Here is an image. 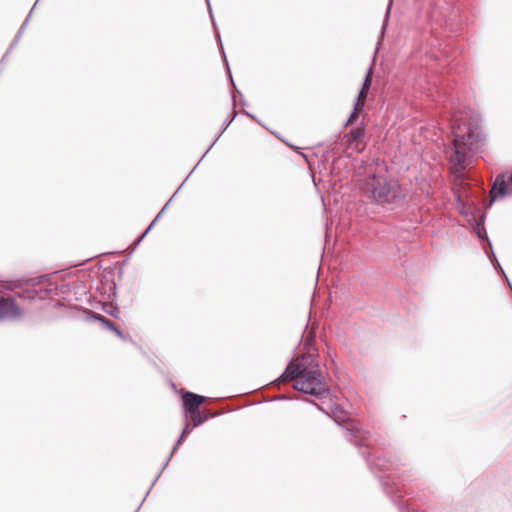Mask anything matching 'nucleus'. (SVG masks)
<instances>
[{
	"mask_svg": "<svg viewBox=\"0 0 512 512\" xmlns=\"http://www.w3.org/2000/svg\"><path fill=\"white\" fill-rule=\"evenodd\" d=\"M479 115L471 109H454L450 117L453 133V148L449 157L453 173L461 177L468 165V159L478 148L480 141L476 131Z\"/></svg>",
	"mask_w": 512,
	"mask_h": 512,
	"instance_id": "nucleus-1",
	"label": "nucleus"
},
{
	"mask_svg": "<svg viewBox=\"0 0 512 512\" xmlns=\"http://www.w3.org/2000/svg\"><path fill=\"white\" fill-rule=\"evenodd\" d=\"M287 380H295L294 388L305 394L321 397L328 392L319 365L311 356H302L291 361L275 382Z\"/></svg>",
	"mask_w": 512,
	"mask_h": 512,
	"instance_id": "nucleus-2",
	"label": "nucleus"
},
{
	"mask_svg": "<svg viewBox=\"0 0 512 512\" xmlns=\"http://www.w3.org/2000/svg\"><path fill=\"white\" fill-rule=\"evenodd\" d=\"M364 197L382 206L396 208L405 203L406 191L395 179L370 174L360 186Z\"/></svg>",
	"mask_w": 512,
	"mask_h": 512,
	"instance_id": "nucleus-3",
	"label": "nucleus"
},
{
	"mask_svg": "<svg viewBox=\"0 0 512 512\" xmlns=\"http://www.w3.org/2000/svg\"><path fill=\"white\" fill-rule=\"evenodd\" d=\"M333 415L334 421L337 424L345 423L344 437L347 441L359 447L366 444L369 438V432L364 430L358 422L349 419L347 413L338 408L333 411Z\"/></svg>",
	"mask_w": 512,
	"mask_h": 512,
	"instance_id": "nucleus-4",
	"label": "nucleus"
},
{
	"mask_svg": "<svg viewBox=\"0 0 512 512\" xmlns=\"http://www.w3.org/2000/svg\"><path fill=\"white\" fill-rule=\"evenodd\" d=\"M22 316L21 309L15 300L9 297H0V320L15 321Z\"/></svg>",
	"mask_w": 512,
	"mask_h": 512,
	"instance_id": "nucleus-5",
	"label": "nucleus"
},
{
	"mask_svg": "<svg viewBox=\"0 0 512 512\" xmlns=\"http://www.w3.org/2000/svg\"><path fill=\"white\" fill-rule=\"evenodd\" d=\"M206 400L205 396L186 391L182 395V403L185 413L199 410V406Z\"/></svg>",
	"mask_w": 512,
	"mask_h": 512,
	"instance_id": "nucleus-6",
	"label": "nucleus"
},
{
	"mask_svg": "<svg viewBox=\"0 0 512 512\" xmlns=\"http://www.w3.org/2000/svg\"><path fill=\"white\" fill-rule=\"evenodd\" d=\"M360 453L373 472L387 471L391 467V461L386 457L379 456L375 458L373 461H371L365 451L361 450Z\"/></svg>",
	"mask_w": 512,
	"mask_h": 512,
	"instance_id": "nucleus-7",
	"label": "nucleus"
},
{
	"mask_svg": "<svg viewBox=\"0 0 512 512\" xmlns=\"http://www.w3.org/2000/svg\"><path fill=\"white\" fill-rule=\"evenodd\" d=\"M506 193H507L506 177L504 174H499L495 178L493 185H492V189H491L492 201H494L497 197L506 195Z\"/></svg>",
	"mask_w": 512,
	"mask_h": 512,
	"instance_id": "nucleus-8",
	"label": "nucleus"
},
{
	"mask_svg": "<svg viewBox=\"0 0 512 512\" xmlns=\"http://www.w3.org/2000/svg\"><path fill=\"white\" fill-rule=\"evenodd\" d=\"M371 73L372 72H371V68H370V69H368V72L365 76L362 87L358 93V96H357L355 102H361V103L365 104V99L368 95V91L370 89L371 82H372Z\"/></svg>",
	"mask_w": 512,
	"mask_h": 512,
	"instance_id": "nucleus-9",
	"label": "nucleus"
},
{
	"mask_svg": "<svg viewBox=\"0 0 512 512\" xmlns=\"http://www.w3.org/2000/svg\"><path fill=\"white\" fill-rule=\"evenodd\" d=\"M87 319H92L98 321L102 324L103 328L113 331L115 329V325L109 319L105 318L101 314H97L93 311H87Z\"/></svg>",
	"mask_w": 512,
	"mask_h": 512,
	"instance_id": "nucleus-10",
	"label": "nucleus"
},
{
	"mask_svg": "<svg viewBox=\"0 0 512 512\" xmlns=\"http://www.w3.org/2000/svg\"><path fill=\"white\" fill-rule=\"evenodd\" d=\"M188 414H190L191 424L195 427L200 426L206 420L215 416V414L212 413L201 414L199 410L189 412Z\"/></svg>",
	"mask_w": 512,
	"mask_h": 512,
	"instance_id": "nucleus-11",
	"label": "nucleus"
},
{
	"mask_svg": "<svg viewBox=\"0 0 512 512\" xmlns=\"http://www.w3.org/2000/svg\"><path fill=\"white\" fill-rule=\"evenodd\" d=\"M474 231L479 239H485L487 241L489 249L492 250V244L489 241V238L487 236L486 229L484 226V216H481V218L478 221H476Z\"/></svg>",
	"mask_w": 512,
	"mask_h": 512,
	"instance_id": "nucleus-12",
	"label": "nucleus"
},
{
	"mask_svg": "<svg viewBox=\"0 0 512 512\" xmlns=\"http://www.w3.org/2000/svg\"><path fill=\"white\" fill-rule=\"evenodd\" d=\"M178 192V190L173 194V196L169 199V201L165 204V206L162 208V210L157 214L155 219L152 221V223L148 226V228L144 231V233L135 241L134 249L140 244V242L144 239V237L148 234L152 226L155 224V222L160 218L166 207L169 205L175 194Z\"/></svg>",
	"mask_w": 512,
	"mask_h": 512,
	"instance_id": "nucleus-13",
	"label": "nucleus"
},
{
	"mask_svg": "<svg viewBox=\"0 0 512 512\" xmlns=\"http://www.w3.org/2000/svg\"><path fill=\"white\" fill-rule=\"evenodd\" d=\"M364 131L362 129H352L348 134L344 136V138L347 140V143L349 146H352L354 143H357L358 140L363 137Z\"/></svg>",
	"mask_w": 512,
	"mask_h": 512,
	"instance_id": "nucleus-14",
	"label": "nucleus"
},
{
	"mask_svg": "<svg viewBox=\"0 0 512 512\" xmlns=\"http://www.w3.org/2000/svg\"><path fill=\"white\" fill-rule=\"evenodd\" d=\"M29 21V16L25 19V21L23 22V24L21 25L19 31L17 32L14 40L12 41L11 45H10V48L9 50L7 51V53L3 56L1 62H3L5 60V58L7 57L8 53L17 45V43L19 42L21 36H22V33L27 25Z\"/></svg>",
	"mask_w": 512,
	"mask_h": 512,
	"instance_id": "nucleus-15",
	"label": "nucleus"
},
{
	"mask_svg": "<svg viewBox=\"0 0 512 512\" xmlns=\"http://www.w3.org/2000/svg\"><path fill=\"white\" fill-rule=\"evenodd\" d=\"M363 107H364V104L361 102L354 103L353 110H352L349 118L347 119L345 126H348L349 124H351L352 122H354L357 119V117H358L359 113L361 112V110L363 109Z\"/></svg>",
	"mask_w": 512,
	"mask_h": 512,
	"instance_id": "nucleus-16",
	"label": "nucleus"
},
{
	"mask_svg": "<svg viewBox=\"0 0 512 512\" xmlns=\"http://www.w3.org/2000/svg\"><path fill=\"white\" fill-rule=\"evenodd\" d=\"M216 36H217V38H218L219 42H221V40H220V34H219V32H218L217 30H216ZM220 47H221L222 56H223V59H224L225 65H226L227 73H228V75H229V78H230L231 84L235 87V83H234L233 78H232V74H231V71H230V67H229V64H228V61H227V58H226V55H225V52H224V49H223L222 43H220Z\"/></svg>",
	"mask_w": 512,
	"mask_h": 512,
	"instance_id": "nucleus-17",
	"label": "nucleus"
},
{
	"mask_svg": "<svg viewBox=\"0 0 512 512\" xmlns=\"http://www.w3.org/2000/svg\"><path fill=\"white\" fill-rule=\"evenodd\" d=\"M19 298L22 299H28V300H34L36 297L37 292L31 291L29 289H24L21 292L16 293Z\"/></svg>",
	"mask_w": 512,
	"mask_h": 512,
	"instance_id": "nucleus-18",
	"label": "nucleus"
},
{
	"mask_svg": "<svg viewBox=\"0 0 512 512\" xmlns=\"http://www.w3.org/2000/svg\"><path fill=\"white\" fill-rule=\"evenodd\" d=\"M185 437L186 436L181 433L180 437L178 438V440L176 441L174 447L172 448V451H171L170 455L168 456L167 460L163 464L162 470H164L166 468V466H167L168 462L170 461L173 453L177 450L178 446L182 443V441L184 440Z\"/></svg>",
	"mask_w": 512,
	"mask_h": 512,
	"instance_id": "nucleus-19",
	"label": "nucleus"
},
{
	"mask_svg": "<svg viewBox=\"0 0 512 512\" xmlns=\"http://www.w3.org/2000/svg\"><path fill=\"white\" fill-rule=\"evenodd\" d=\"M235 117H236V113L233 114L232 118L226 123V126L223 127L222 131L218 134L216 139L213 141V143L210 145V147L206 150L204 156L210 151V149L213 147V145L218 141V139L220 138L222 133L227 129V127L230 126L231 122L234 120Z\"/></svg>",
	"mask_w": 512,
	"mask_h": 512,
	"instance_id": "nucleus-20",
	"label": "nucleus"
},
{
	"mask_svg": "<svg viewBox=\"0 0 512 512\" xmlns=\"http://www.w3.org/2000/svg\"><path fill=\"white\" fill-rule=\"evenodd\" d=\"M314 334L312 332H310L307 336H306V339H305V348L309 351L311 349V347L314 345Z\"/></svg>",
	"mask_w": 512,
	"mask_h": 512,
	"instance_id": "nucleus-21",
	"label": "nucleus"
},
{
	"mask_svg": "<svg viewBox=\"0 0 512 512\" xmlns=\"http://www.w3.org/2000/svg\"><path fill=\"white\" fill-rule=\"evenodd\" d=\"M113 332L117 335V337H119L121 340L123 341H128L130 340V336L128 335H125L121 330H119L117 327H115V329L113 330Z\"/></svg>",
	"mask_w": 512,
	"mask_h": 512,
	"instance_id": "nucleus-22",
	"label": "nucleus"
},
{
	"mask_svg": "<svg viewBox=\"0 0 512 512\" xmlns=\"http://www.w3.org/2000/svg\"><path fill=\"white\" fill-rule=\"evenodd\" d=\"M194 428H195V426H193L191 423L186 422L185 427L182 430V434L187 436L188 434H190L192 432V430Z\"/></svg>",
	"mask_w": 512,
	"mask_h": 512,
	"instance_id": "nucleus-23",
	"label": "nucleus"
},
{
	"mask_svg": "<svg viewBox=\"0 0 512 512\" xmlns=\"http://www.w3.org/2000/svg\"><path fill=\"white\" fill-rule=\"evenodd\" d=\"M206 3H207L208 12H209V16H210L212 25L216 29V22H215V19H214V15H213V12H212V7H211V4H210V1L206 0Z\"/></svg>",
	"mask_w": 512,
	"mask_h": 512,
	"instance_id": "nucleus-24",
	"label": "nucleus"
},
{
	"mask_svg": "<svg viewBox=\"0 0 512 512\" xmlns=\"http://www.w3.org/2000/svg\"><path fill=\"white\" fill-rule=\"evenodd\" d=\"M382 486H383V490H384V492H385L387 495H389V496H390V495L393 493V491H392V490H390V489L388 488V486H387V482L382 481Z\"/></svg>",
	"mask_w": 512,
	"mask_h": 512,
	"instance_id": "nucleus-25",
	"label": "nucleus"
},
{
	"mask_svg": "<svg viewBox=\"0 0 512 512\" xmlns=\"http://www.w3.org/2000/svg\"><path fill=\"white\" fill-rule=\"evenodd\" d=\"M107 313H109L111 316L117 318L118 314H119V309L117 307H115L112 310L107 311Z\"/></svg>",
	"mask_w": 512,
	"mask_h": 512,
	"instance_id": "nucleus-26",
	"label": "nucleus"
},
{
	"mask_svg": "<svg viewBox=\"0 0 512 512\" xmlns=\"http://www.w3.org/2000/svg\"><path fill=\"white\" fill-rule=\"evenodd\" d=\"M162 471H163V470L161 469V471H160V472L158 473V475L155 477V479L153 480V482H152V484H151V486H150V488H149L148 492H147V493H145V496H148V493L150 492V490L152 489L153 485L156 483V481H157V480H158V478L160 477V475H161Z\"/></svg>",
	"mask_w": 512,
	"mask_h": 512,
	"instance_id": "nucleus-27",
	"label": "nucleus"
},
{
	"mask_svg": "<svg viewBox=\"0 0 512 512\" xmlns=\"http://www.w3.org/2000/svg\"><path fill=\"white\" fill-rule=\"evenodd\" d=\"M390 7H391V2L389 3L388 8H387V11H386V15H385V22L388 20L389 13H390Z\"/></svg>",
	"mask_w": 512,
	"mask_h": 512,
	"instance_id": "nucleus-28",
	"label": "nucleus"
},
{
	"mask_svg": "<svg viewBox=\"0 0 512 512\" xmlns=\"http://www.w3.org/2000/svg\"><path fill=\"white\" fill-rule=\"evenodd\" d=\"M243 113H244L245 115H247L248 117H250V118H252V119L256 120V117H255L253 114H251V113H249V112H247V111H244Z\"/></svg>",
	"mask_w": 512,
	"mask_h": 512,
	"instance_id": "nucleus-29",
	"label": "nucleus"
},
{
	"mask_svg": "<svg viewBox=\"0 0 512 512\" xmlns=\"http://www.w3.org/2000/svg\"><path fill=\"white\" fill-rule=\"evenodd\" d=\"M240 104H241L242 106H246V105H247V103H246V101H245L244 99H241V100H240Z\"/></svg>",
	"mask_w": 512,
	"mask_h": 512,
	"instance_id": "nucleus-30",
	"label": "nucleus"
},
{
	"mask_svg": "<svg viewBox=\"0 0 512 512\" xmlns=\"http://www.w3.org/2000/svg\"><path fill=\"white\" fill-rule=\"evenodd\" d=\"M184 183H186V180H183V183H181V185H179L178 190H179L180 188H182V186H184Z\"/></svg>",
	"mask_w": 512,
	"mask_h": 512,
	"instance_id": "nucleus-31",
	"label": "nucleus"
},
{
	"mask_svg": "<svg viewBox=\"0 0 512 512\" xmlns=\"http://www.w3.org/2000/svg\"><path fill=\"white\" fill-rule=\"evenodd\" d=\"M184 183H186V180H183V183H181V185H179L178 190H179L180 188H182V186H184Z\"/></svg>",
	"mask_w": 512,
	"mask_h": 512,
	"instance_id": "nucleus-32",
	"label": "nucleus"
},
{
	"mask_svg": "<svg viewBox=\"0 0 512 512\" xmlns=\"http://www.w3.org/2000/svg\"><path fill=\"white\" fill-rule=\"evenodd\" d=\"M184 183H186V180H183V183H181V185H179L178 190H179L180 188H182V186H184Z\"/></svg>",
	"mask_w": 512,
	"mask_h": 512,
	"instance_id": "nucleus-33",
	"label": "nucleus"
},
{
	"mask_svg": "<svg viewBox=\"0 0 512 512\" xmlns=\"http://www.w3.org/2000/svg\"><path fill=\"white\" fill-rule=\"evenodd\" d=\"M235 97H236L235 94H233L232 95V102H233V104H235Z\"/></svg>",
	"mask_w": 512,
	"mask_h": 512,
	"instance_id": "nucleus-34",
	"label": "nucleus"
},
{
	"mask_svg": "<svg viewBox=\"0 0 512 512\" xmlns=\"http://www.w3.org/2000/svg\"><path fill=\"white\" fill-rule=\"evenodd\" d=\"M38 2H39V0H36L35 3L33 4V7H36Z\"/></svg>",
	"mask_w": 512,
	"mask_h": 512,
	"instance_id": "nucleus-35",
	"label": "nucleus"
},
{
	"mask_svg": "<svg viewBox=\"0 0 512 512\" xmlns=\"http://www.w3.org/2000/svg\"><path fill=\"white\" fill-rule=\"evenodd\" d=\"M38 2H39V0H36L35 3L33 4V7H36Z\"/></svg>",
	"mask_w": 512,
	"mask_h": 512,
	"instance_id": "nucleus-36",
	"label": "nucleus"
},
{
	"mask_svg": "<svg viewBox=\"0 0 512 512\" xmlns=\"http://www.w3.org/2000/svg\"><path fill=\"white\" fill-rule=\"evenodd\" d=\"M38 2H39V0H36L35 3L33 4V7H36Z\"/></svg>",
	"mask_w": 512,
	"mask_h": 512,
	"instance_id": "nucleus-37",
	"label": "nucleus"
},
{
	"mask_svg": "<svg viewBox=\"0 0 512 512\" xmlns=\"http://www.w3.org/2000/svg\"><path fill=\"white\" fill-rule=\"evenodd\" d=\"M38 2H39V0H36L35 3L33 4V7H36Z\"/></svg>",
	"mask_w": 512,
	"mask_h": 512,
	"instance_id": "nucleus-38",
	"label": "nucleus"
},
{
	"mask_svg": "<svg viewBox=\"0 0 512 512\" xmlns=\"http://www.w3.org/2000/svg\"><path fill=\"white\" fill-rule=\"evenodd\" d=\"M196 170V166L191 169V172H194Z\"/></svg>",
	"mask_w": 512,
	"mask_h": 512,
	"instance_id": "nucleus-39",
	"label": "nucleus"
},
{
	"mask_svg": "<svg viewBox=\"0 0 512 512\" xmlns=\"http://www.w3.org/2000/svg\"><path fill=\"white\" fill-rule=\"evenodd\" d=\"M196 170V166L191 169V172H194Z\"/></svg>",
	"mask_w": 512,
	"mask_h": 512,
	"instance_id": "nucleus-40",
	"label": "nucleus"
},
{
	"mask_svg": "<svg viewBox=\"0 0 512 512\" xmlns=\"http://www.w3.org/2000/svg\"><path fill=\"white\" fill-rule=\"evenodd\" d=\"M196 170V166L191 169V172H194Z\"/></svg>",
	"mask_w": 512,
	"mask_h": 512,
	"instance_id": "nucleus-41",
	"label": "nucleus"
}]
</instances>
